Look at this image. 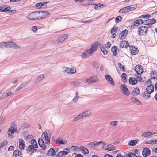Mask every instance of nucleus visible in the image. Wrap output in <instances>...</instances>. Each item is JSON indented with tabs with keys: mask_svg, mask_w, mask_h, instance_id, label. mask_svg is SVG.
<instances>
[{
	"mask_svg": "<svg viewBox=\"0 0 157 157\" xmlns=\"http://www.w3.org/2000/svg\"><path fill=\"white\" fill-rule=\"evenodd\" d=\"M99 45V43L98 42H94L92 44L90 49L86 50L82 54L81 57L82 58H86L90 56L96 51L98 48Z\"/></svg>",
	"mask_w": 157,
	"mask_h": 157,
	"instance_id": "obj_1",
	"label": "nucleus"
},
{
	"mask_svg": "<svg viewBox=\"0 0 157 157\" xmlns=\"http://www.w3.org/2000/svg\"><path fill=\"white\" fill-rule=\"evenodd\" d=\"M9 47H10L15 49L20 48V46H18L15 43L12 41L0 43V48H6Z\"/></svg>",
	"mask_w": 157,
	"mask_h": 157,
	"instance_id": "obj_2",
	"label": "nucleus"
},
{
	"mask_svg": "<svg viewBox=\"0 0 157 157\" xmlns=\"http://www.w3.org/2000/svg\"><path fill=\"white\" fill-rule=\"evenodd\" d=\"M27 18L31 20H39L38 11H35L30 13L28 15Z\"/></svg>",
	"mask_w": 157,
	"mask_h": 157,
	"instance_id": "obj_3",
	"label": "nucleus"
},
{
	"mask_svg": "<svg viewBox=\"0 0 157 157\" xmlns=\"http://www.w3.org/2000/svg\"><path fill=\"white\" fill-rule=\"evenodd\" d=\"M147 27L146 26H141V27H139L138 29V34L139 36L144 35V34L147 33Z\"/></svg>",
	"mask_w": 157,
	"mask_h": 157,
	"instance_id": "obj_4",
	"label": "nucleus"
},
{
	"mask_svg": "<svg viewBox=\"0 0 157 157\" xmlns=\"http://www.w3.org/2000/svg\"><path fill=\"white\" fill-rule=\"evenodd\" d=\"M11 126L8 129V136H12L14 132L16 131L17 129L15 128L16 125L13 122L11 124Z\"/></svg>",
	"mask_w": 157,
	"mask_h": 157,
	"instance_id": "obj_5",
	"label": "nucleus"
},
{
	"mask_svg": "<svg viewBox=\"0 0 157 157\" xmlns=\"http://www.w3.org/2000/svg\"><path fill=\"white\" fill-rule=\"evenodd\" d=\"M99 81V79L96 76H94L90 77L86 80V82L88 84H92Z\"/></svg>",
	"mask_w": 157,
	"mask_h": 157,
	"instance_id": "obj_6",
	"label": "nucleus"
},
{
	"mask_svg": "<svg viewBox=\"0 0 157 157\" xmlns=\"http://www.w3.org/2000/svg\"><path fill=\"white\" fill-rule=\"evenodd\" d=\"M39 20L45 19L48 16L49 13L47 11H38Z\"/></svg>",
	"mask_w": 157,
	"mask_h": 157,
	"instance_id": "obj_7",
	"label": "nucleus"
},
{
	"mask_svg": "<svg viewBox=\"0 0 157 157\" xmlns=\"http://www.w3.org/2000/svg\"><path fill=\"white\" fill-rule=\"evenodd\" d=\"M134 70L138 75H141L143 72L142 66L141 65H136L135 67Z\"/></svg>",
	"mask_w": 157,
	"mask_h": 157,
	"instance_id": "obj_8",
	"label": "nucleus"
},
{
	"mask_svg": "<svg viewBox=\"0 0 157 157\" xmlns=\"http://www.w3.org/2000/svg\"><path fill=\"white\" fill-rule=\"evenodd\" d=\"M121 89L123 91V92L124 94L126 95H128L130 94L129 90L124 84L121 85Z\"/></svg>",
	"mask_w": 157,
	"mask_h": 157,
	"instance_id": "obj_9",
	"label": "nucleus"
},
{
	"mask_svg": "<svg viewBox=\"0 0 157 157\" xmlns=\"http://www.w3.org/2000/svg\"><path fill=\"white\" fill-rule=\"evenodd\" d=\"M68 35L67 34H65L60 36L56 43L59 44L64 42L67 38Z\"/></svg>",
	"mask_w": 157,
	"mask_h": 157,
	"instance_id": "obj_10",
	"label": "nucleus"
},
{
	"mask_svg": "<svg viewBox=\"0 0 157 157\" xmlns=\"http://www.w3.org/2000/svg\"><path fill=\"white\" fill-rule=\"evenodd\" d=\"M143 156L144 157L149 156L151 154V151L148 148H144L142 151Z\"/></svg>",
	"mask_w": 157,
	"mask_h": 157,
	"instance_id": "obj_11",
	"label": "nucleus"
},
{
	"mask_svg": "<svg viewBox=\"0 0 157 157\" xmlns=\"http://www.w3.org/2000/svg\"><path fill=\"white\" fill-rule=\"evenodd\" d=\"M19 148L21 150L23 151L24 149L25 146V141L21 138L19 140Z\"/></svg>",
	"mask_w": 157,
	"mask_h": 157,
	"instance_id": "obj_12",
	"label": "nucleus"
},
{
	"mask_svg": "<svg viewBox=\"0 0 157 157\" xmlns=\"http://www.w3.org/2000/svg\"><path fill=\"white\" fill-rule=\"evenodd\" d=\"M105 77L106 80L108 81L112 85L114 86L115 82L113 79L112 78L111 76L108 74H106L105 75Z\"/></svg>",
	"mask_w": 157,
	"mask_h": 157,
	"instance_id": "obj_13",
	"label": "nucleus"
},
{
	"mask_svg": "<svg viewBox=\"0 0 157 157\" xmlns=\"http://www.w3.org/2000/svg\"><path fill=\"white\" fill-rule=\"evenodd\" d=\"M56 143L57 144L61 145H65L67 144L66 140H63L61 138H58L55 140Z\"/></svg>",
	"mask_w": 157,
	"mask_h": 157,
	"instance_id": "obj_14",
	"label": "nucleus"
},
{
	"mask_svg": "<svg viewBox=\"0 0 157 157\" xmlns=\"http://www.w3.org/2000/svg\"><path fill=\"white\" fill-rule=\"evenodd\" d=\"M46 154L48 156H54L56 154V151L53 148H51L47 151Z\"/></svg>",
	"mask_w": 157,
	"mask_h": 157,
	"instance_id": "obj_15",
	"label": "nucleus"
},
{
	"mask_svg": "<svg viewBox=\"0 0 157 157\" xmlns=\"http://www.w3.org/2000/svg\"><path fill=\"white\" fill-rule=\"evenodd\" d=\"M10 7L7 5H3L2 6H0V11L4 12H7L10 10Z\"/></svg>",
	"mask_w": 157,
	"mask_h": 157,
	"instance_id": "obj_16",
	"label": "nucleus"
},
{
	"mask_svg": "<svg viewBox=\"0 0 157 157\" xmlns=\"http://www.w3.org/2000/svg\"><path fill=\"white\" fill-rule=\"evenodd\" d=\"M129 46L128 42L125 40L122 41L120 44V47L122 48H126Z\"/></svg>",
	"mask_w": 157,
	"mask_h": 157,
	"instance_id": "obj_17",
	"label": "nucleus"
},
{
	"mask_svg": "<svg viewBox=\"0 0 157 157\" xmlns=\"http://www.w3.org/2000/svg\"><path fill=\"white\" fill-rule=\"evenodd\" d=\"M130 49L131 50V53L132 55H135L138 52V50L134 46H130L129 47Z\"/></svg>",
	"mask_w": 157,
	"mask_h": 157,
	"instance_id": "obj_18",
	"label": "nucleus"
},
{
	"mask_svg": "<svg viewBox=\"0 0 157 157\" xmlns=\"http://www.w3.org/2000/svg\"><path fill=\"white\" fill-rule=\"evenodd\" d=\"M130 7H129L128 6H127L120 9L119 12L121 13L128 12L130 11Z\"/></svg>",
	"mask_w": 157,
	"mask_h": 157,
	"instance_id": "obj_19",
	"label": "nucleus"
},
{
	"mask_svg": "<svg viewBox=\"0 0 157 157\" xmlns=\"http://www.w3.org/2000/svg\"><path fill=\"white\" fill-rule=\"evenodd\" d=\"M154 91V87L152 85L150 84L146 88V91L149 94L152 93Z\"/></svg>",
	"mask_w": 157,
	"mask_h": 157,
	"instance_id": "obj_20",
	"label": "nucleus"
},
{
	"mask_svg": "<svg viewBox=\"0 0 157 157\" xmlns=\"http://www.w3.org/2000/svg\"><path fill=\"white\" fill-rule=\"evenodd\" d=\"M44 77V74H41L36 78L35 81V83H39L40 81L43 79Z\"/></svg>",
	"mask_w": 157,
	"mask_h": 157,
	"instance_id": "obj_21",
	"label": "nucleus"
},
{
	"mask_svg": "<svg viewBox=\"0 0 157 157\" xmlns=\"http://www.w3.org/2000/svg\"><path fill=\"white\" fill-rule=\"evenodd\" d=\"M21 152L17 150L14 151L13 154V157H21Z\"/></svg>",
	"mask_w": 157,
	"mask_h": 157,
	"instance_id": "obj_22",
	"label": "nucleus"
},
{
	"mask_svg": "<svg viewBox=\"0 0 157 157\" xmlns=\"http://www.w3.org/2000/svg\"><path fill=\"white\" fill-rule=\"evenodd\" d=\"M69 151H66L64 150L58 153V155L59 157H63V156H65L67 155Z\"/></svg>",
	"mask_w": 157,
	"mask_h": 157,
	"instance_id": "obj_23",
	"label": "nucleus"
},
{
	"mask_svg": "<svg viewBox=\"0 0 157 157\" xmlns=\"http://www.w3.org/2000/svg\"><path fill=\"white\" fill-rule=\"evenodd\" d=\"M117 47L116 46H114L111 48V52L113 55L114 56H116L117 54Z\"/></svg>",
	"mask_w": 157,
	"mask_h": 157,
	"instance_id": "obj_24",
	"label": "nucleus"
},
{
	"mask_svg": "<svg viewBox=\"0 0 157 157\" xmlns=\"http://www.w3.org/2000/svg\"><path fill=\"white\" fill-rule=\"evenodd\" d=\"M79 149L83 152V154H87L89 153V151L88 149L83 146H80Z\"/></svg>",
	"mask_w": 157,
	"mask_h": 157,
	"instance_id": "obj_25",
	"label": "nucleus"
},
{
	"mask_svg": "<svg viewBox=\"0 0 157 157\" xmlns=\"http://www.w3.org/2000/svg\"><path fill=\"white\" fill-rule=\"evenodd\" d=\"M140 93L139 89L138 87H136L135 88L133 91L132 92V94L134 96H137Z\"/></svg>",
	"mask_w": 157,
	"mask_h": 157,
	"instance_id": "obj_26",
	"label": "nucleus"
},
{
	"mask_svg": "<svg viewBox=\"0 0 157 157\" xmlns=\"http://www.w3.org/2000/svg\"><path fill=\"white\" fill-rule=\"evenodd\" d=\"M150 94L148 93L147 92H144L142 93V95L143 97L145 99H148L150 97Z\"/></svg>",
	"mask_w": 157,
	"mask_h": 157,
	"instance_id": "obj_27",
	"label": "nucleus"
},
{
	"mask_svg": "<svg viewBox=\"0 0 157 157\" xmlns=\"http://www.w3.org/2000/svg\"><path fill=\"white\" fill-rule=\"evenodd\" d=\"M129 83L132 85H134L136 84L138 82V80H133V78L129 77Z\"/></svg>",
	"mask_w": 157,
	"mask_h": 157,
	"instance_id": "obj_28",
	"label": "nucleus"
},
{
	"mask_svg": "<svg viewBox=\"0 0 157 157\" xmlns=\"http://www.w3.org/2000/svg\"><path fill=\"white\" fill-rule=\"evenodd\" d=\"M42 135H44V137L46 140H50L51 135V134L50 135H48V133L46 132H44L43 133Z\"/></svg>",
	"mask_w": 157,
	"mask_h": 157,
	"instance_id": "obj_29",
	"label": "nucleus"
},
{
	"mask_svg": "<svg viewBox=\"0 0 157 157\" xmlns=\"http://www.w3.org/2000/svg\"><path fill=\"white\" fill-rule=\"evenodd\" d=\"M153 134L151 133V132H147L143 133L141 135V136H144L145 137H147Z\"/></svg>",
	"mask_w": 157,
	"mask_h": 157,
	"instance_id": "obj_30",
	"label": "nucleus"
},
{
	"mask_svg": "<svg viewBox=\"0 0 157 157\" xmlns=\"http://www.w3.org/2000/svg\"><path fill=\"white\" fill-rule=\"evenodd\" d=\"M31 143L32 144L31 145H33L34 147H35V148H38L37 142L34 139H33L31 140Z\"/></svg>",
	"mask_w": 157,
	"mask_h": 157,
	"instance_id": "obj_31",
	"label": "nucleus"
},
{
	"mask_svg": "<svg viewBox=\"0 0 157 157\" xmlns=\"http://www.w3.org/2000/svg\"><path fill=\"white\" fill-rule=\"evenodd\" d=\"M137 141L136 140H131L129 141L128 144L130 146H135L137 144Z\"/></svg>",
	"mask_w": 157,
	"mask_h": 157,
	"instance_id": "obj_32",
	"label": "nucleus"
},
{
	"mask_svg": "<svg viewBox=\"0 0 157 157\" xmlns=\"http://www.w3.org/2000/svg\"><path fill=\"white\" fill-rule=\"evenodd\" d=\"M108 150L113 151L115 149V147L111 144H108Z\"/></svg>",
	"mask_w": 157,
	"mask_h": 157,
	"instance_id": "obj_33",
	"label": "nucleus"
},
{
	"mask_svg": "<svg viewBox=\"0 0 157 157\" xmlns=\"http://www.w3.org/2000/svg\"><path fill=\"white\" fill-rule=\"evenodd\" d=\"M100 48L102 52L104 54L106 55L107 54L108 52L107 50L103 46H100Z\"/></svg>",
	"mask_w": 157,
	"mask_h": 157,
	"instance_id": "obj_34",
	"label": "nucleus"
},
{
	"mask_svg": "<svg viewBox=\"0 0 157 157\" xmlns=\"http://www.w3.org/2000/svg\"><path fill=\"white\" fill-rule=\"evenodd\" d=\"M126 76H127V75L125 73H124L121 75V77L122 78L123 82L125 83L127 82V80L126 77Z\"/></svg>",
	"mask_w": 157,
	"mask_h": 157,
	"instance_id": "obj_35",
	"label": "nucleus"
},
{
	"mask_svg": "<svg viewBox=\"0 0 157 157\" xmlns=\"http://www.w3.org/2000/svg\"><path fill=\"white\" fill-rule=\"evenodd\" d=\"M128 31L127 29H124L120 33V35L121 36L120 39L122 40V37L124 36L125 33L127 34Z\"/></svg>",
	"mask_w": 157,
	"mask_h": 157,
	"instance_id": "obj_36",
	"label": "nucleus"
},
{
	"mask_svg": "<svg viewBox=\"0 0 157 157\" xmlns=\"http://www.w3.org/2000/svg\"><path fill=\"white\" fill-rule=\"evenodd\" d=\"M34 148H35L33 145H30L28 147V151L30 152H32L33 153L34 152Z\"/></svg>",
	"mask_w": 157,
	"mask_h": 157,
	"instance_id": "obj_37",
	"label": "nucleus"
},
{
	"mask_svg": "<svg viewBox=\"0 0 157 157\" xmlns=\"http://www.w3.org/2000/svg\"><path fill=\"white\" fill-rule=\"evenodd\" d=\"M78 93L77 92H76L75 95L73 99V101L75 102H77L79 98V96H78Z\"/></svg>",
	"mask_w": 157,
	"mask_h": 157,
	"instance_id": "obj_38",
	"label": "nucleus"
},
{
	"mask_svg": "<svg viewBox=\"0 0 157 157\" xmlns=\"http://www.w3.org/2000/svg\"><path fill=\"white\" fill-rule=\"evenodd\" d=\"M82 113L83 114V117L91 114V112L88 111H84Z\"/></svg>",
	"mask_w": 157,
	"mask_h": 157,
	"instance_id": "obj_39",
	"label": "nucleus"
},
{
	"mask_svg": "<svg viewBox=\"0 0 157 157\" xmlns=\"http://www.w3.org/2000/svg\"><path fill=\"white\" fill-rule=\"evenodd\" d=\"M136 154L133 152H129L127 154L126 157H135L136 156Z\"/></svg>",
	"mask_w": 157,
	"mask_h": 157,
	"instance_id": "obj_40",
	"label": "nucleus"
},
{
	"mask_svg": "<svg viewBox=\"0 0 157 157\" xmlns=\"http://www.w3.org/2000/svg\"><path fill=\"white\" fill-rule=\"evenodd\" d=\"M118 65L119 68L121 69L123 72L126 71V70H125V68L124 65H122L120 63H118Z\"/></svg>",
	"mask_w": 157,
	"mask_h": 157,
	"instance_id": "obj_41",
	"label": "nucleus"
},
{
	"mask_svg": "<svg viewBox=\"0 0 157 157\" xmlns=\"http://www.w3.org/2000/svg\"><path fill=\"white\" fill-rule=\"evenodd\" d=\"M122 19V17L120 16H117L115 18V21L116 23H118L120 22L121 20Z\"/></svg>",
	"mask_w": 157,
	"mask_h": 157,
	"instance_id": "obj_42",
	"label": "nucleus"
},
{
	"mask_svg": "<svg viewBox=\"0 0 157 157\" xmlns=\"http://www.w3.org/2000/svg\"><path fill=\"white\" fill-rule=\"evenodd\" d=\"M128 7H130V10L131 11L135 10L137 7V5L136 4L132 5L131 6H129Z\"/></svg>",
	"mask_w": 157,
	"mask_h": 157,
	"instance_id": "obj_43",
	"label": "nucleus"
},
{
	"mask_svg": "<svg viewBox=\"0 0 157 157\" xmlns=\"http://www.w3.org/2000/svg\"><path fill=\"white\" fill-rule=\"evenodd\" d=\"M62 71L63 72H66L68 73H70V70L69 68L65 67H63Z\"/></svg>",
	"mask_w": 157,
	"mask_h": 157,
	"instance_id": "obj_44",
	"label": "nucleus"
},
{
	"mask_svg": "<svg viewBox=\"0 0 157 157\" xmlns=\"http://www.w3.org/2000/svg\"><path fill=\"white\" fill-rule=\"evenodd\" d=\"M38 143L39 146H40V145L45 144L43 140L41 138H39L38 140Z\"/></svg>",
	"mask_w": 157,
	"mask_h": 157,
	"instance_id": "obj_45",
	"label": "nucleus"
},
{
	"mask_svg": "<svg viewBox=\"0 0 157 157\" xmlns=\"http://www.w3.org/2000/svg\"><path fill=\"white\" fill-rule=\"evenodd\" d=\"M42 4V2L37 3L36 4V7H37L38 9H40L41 8Z\"/></svg>",
	"mask_w": 157,
	"mask_h": 157,
	"instance_id": "obj_46",
	"label": "nucleus"
},
{
	"mask_svg": "<svg viewBox=\"0 0 157 157\" xmlns=\"http://www.w3.org/2000/svg\"><path fill=\"white\" fill-rule=\"evenodd\" d=\"M150 15L149 14L146 15H143L140 16L138 17L139 18H147V17H150Z\"/></svg>",
	"mask_w": 157,
	"mask_h": 157,
	"instance_id": "obj_47",
	"label": "nucleus"
},
{
	"mask_svg": "<svg viewBox=\"0 0 157 157\" xmlns=\"http://www.w3.org/2000/svg\"><path fill=\"white\" fill-rule=\"evenodd\" d=\"M149 19L150 22V25H151L155 23L156 21V20L154 18Z\"/></svg>",
	"mask_w": 157,
	"mask_h": 157,
	"instance_id": "obj_48",
	"label": "nucleus"
},
{
	"mask_svg": "<svg viewBox=\"0 0 157 157\" xmlns=\"http://www.w3.org/2000/svg\"><path fill=\"white\" fill-rule=\"evenodd\" d=\"M7 143V141H4V142L0 144V148L3 147V146L6 145Z\"/></svg>",
	"mask_w": 157,
	"mask_h": 157,
	"instance_id": "obj_49",
	"label": "nucleus"
},
{
	"mask_svg": "<svg viewBox=\"0 0 157 157\" xmlns=\"http://www.w3.org/2000/svg\"><path fill=\"white\" fill-rule=\"evenodd\" d=\"M118 29V27L115 26L113 27L111 31V33H113L114 32H116L117 30Z\"/></svg>",
	"mask_w": 157,
	"mask_h": 157,
	"instance_id": "obj_50",
	"label": "nucleus"
},
{
	"mask_svg": "<svg viewBox=\"0 0 157 157\" xmlns=\"http://www.w3.org/2000/svg\"><path fill=\"white\" fill-rule=\"evenodd\" d=\"M150 22L149 19L147 20H145L144 21V25H150Z\"/></svg>",
	"mask_w": 157,
	"mask_h": 157,
	"instance_id": "obj_51",
	"label": "nucleus"
},
{
	"mask_svg": "<svg viewBox=\"0 0 157 157\" xmlns=\"http://www.w3.org/2000/svg\"><path fill=\"white\" fill-rule=\"evenodd\" d=\"M133 23H134V25H135L137 27L138 26V25H140V22L138 20H135Z\"/></svg>",
	"mask_w": 157,
	"mask_h": 157,
	"instance_id": "obj_52",
	"label": "nucleus"
},
{
	"mask_svg": "<svg viewBox=\"0 0 157 157\" xmlns=\"http://www.w3.org/2000/svg\"><path fill=\"white\" fill-rule=\"evenodd\" d=\"M94 143L93 142H91L87 144V146L88 147L92 148L94 146Z\"/></svg>",
	"mask_w": 157,
	"mask_h": 157,
	"instance_id": "obj_53",
	"label": "nucleus"
},
{
	"mask_svg": "<svg viewBox=\"0 0 157 157\" xmlns=\"http://www.w3.org/2000/svg\"><path fill=\"white\" fill-rule=\"evenodd\" d=\"M40 145V147L43 150H45L47 148V146L45 144H41Z\"/></svg>",
	"mask_w": 157,
	"mask_h": 157,
	"instance_id": "obj_54",
	"label": "nucleus"
},
{
	"mask_svg": "<svg viewBox=\"0 0 157 157\" xmlns=\"http://www.w3.org/2000/svg\"><path fill=\"white\" fill-rule=\"evenodd\" d=\"M111 46V44L109 42H107V44H105V47L107 48H109Z\"/></svg>",
	"mask_w": 157,
	"mask_h": 157,
	"instance_id": "obj_55",
	"label": "nucleus"
},
{
	"mask_svg": "<svg viewBox=\"0 0 157 157\" xmlns=\"http://www.w3.org/2000/svg\"><path fill=\"white\" fill-rule=\"evenodd\" d=\"M74 154L75 155V157H84L83 156L80 154H77L74 153Z\"/></svg>",
	"mask_w": 157,
	"mask_h": 157,
	"instance_id": "obj_56",
	"label": "nucleus"
},
{
	"mask_svg": "<svg viewBox=\"0 0 157 157\" xmlns=\"http://www.w3.org/2000/svg\"><path fill=\"white\" fill-rule=\"evenodd\" d=\"M5 121V119L2 117H0V126L3 124Z\"/></svg>",
	"mask_w": 157,
	"mask_h": 157,
	"instance_id": "obj_57",
	"label": "nucleus"
},
{
	"mask_svg": "<svg viewBox=\"0 0 157 157\" xmlns=\"http://www.w3.org/2000/svg\"><path fill=\"white\" fill-rule=\"evenodd\" d=\"M93 5H95L94 8L95 9L98 10L100 8V6L99 5H97V4H93Z\"/></svg>",
	"mask_w": 157,
	"mask_h": 157,
	"instance_id": "obj_58",
	"label": "nucleus"
},
{
	"mask_svg": "<svg viewBox=\"0 0 157 157\" xmlns=\"http://www.w3.org/2000/svg\"><path fill=\"white\" fill-rule=\"evenodd\" d=\"M15 147H14L13 146H10L8 148V151H11L12 150H14V149Z\"/></svg>",
	"mask_w": 157,
	"mask_h": 157,
	"instance_id": "obj_59",
	"label": "nucleus"
},
{
	"mask_svg": "<svg viewBox=\"0 0 157 157\" xmlns=\"http://www.w3.org/2000/svg\"><path fill=\"white\" fill-rule=\"evenodd\" d=\"M5 94L6 95L7 97L11 95H12L13 94L12 92L11 91H9L7 92H6L5 93Z\"/></svg>",
	"mask_w": 157,
	"mask_h": 157,
	"instance_id": "obj_60",
	"label": "nucleus"
},
{
	"mask_svg": "<svg viewBox=\"0 0 157 157\" xmlns=\"http://www.w3.org/2000/svg\"><path fill=\"white\" fill-rule=\"evenodd\" d=\"M151 76L153 75L154 76H156L157 75V72H156L155 71H153L151 72Z\"/></svg>",
	"mask_w": 157,
	"mask_h": 157,
	"instance_id": "obj_61",
	"label": "nucleus"
},
{
	"mask_svg": "<svg viewBox=\"0 0 157 157\" xmlns=\"http://www.w3.org/2000/svg\"><path fill=\"white\" fill-rule=\"evenodd\" d=\"M117 124V121H112L111 122V125L116 126Z\"/></svg>",
	"mask_w": 157,
	"mask_h": 157,
	"instance_id": "obj_62",
	"label": "nucleus"
},
{
	"mask_svg": "<svg viewBox=\"0 0 157 157\" xmlns=\"http://www.w3.org/2000/svg\"><path fill=\"white\" fill-rule=\"evenodd\" d=\"M76 70L74 69L71 68L70 70V73L74 74L76 72Z\"/></svg>",
	"mask_w": 157,
	"mask_h": 157,
	"instance_id": "obj_63",
	"label": "nucleus"
},
{
	"mask_svg": "<svg viewBox=\"0 0 157 157\" xmlns=\"http://www.w3.org/2000/svg\"><path fill=\"white\" fill-rule=\"evenodd\" d=\"M32 29L33 32H36L37 30V28L36 26H33L32 28Z\"/></svg>",
	"mask_w": 157,
	"mask_h": 157,
	"instance_id": "obj_64",
	"label": "nucleus"
}]
</instances>
